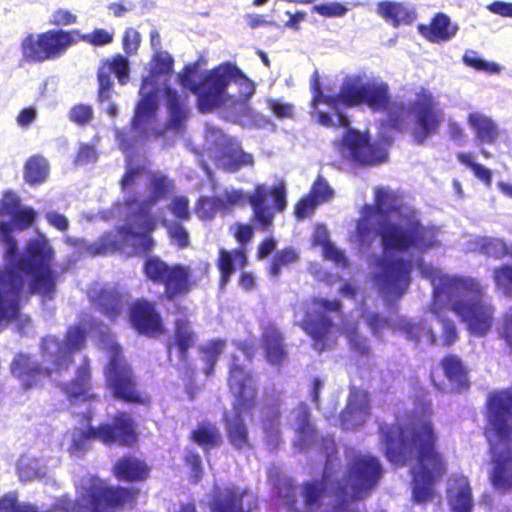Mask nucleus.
<instances>
[{
  "label": "nucleus",
  "mask_w": 512,
  "mask_h": 512,
  "mask_svg": "<svg viewBox=\"0 0 512 512\" xmlns=\"http://www.w3.org/2000/svg\"><path fill=\"white\" fill-rule=\"evenodd\" d=\"M225 210L231 206H244L248 204L252 213V221L260 232L270 231L274 226L277 213H283L287 206V192L283 182L268 187L265 184H256L250 193L241 189L226 192Z\"/></svg>",
  "instance_id": "nucleus-8"
},
{
  "label": "nucleus",
  "mask_w": 512,
  "mask_h": 512,
  "mask_svg": "<svg viewBox=\"0 0 512 512\" xmlns=\"http://www.w3.org/2000/svg\"><path fill=\"white\" fill-rule=\"evenodd\" d=\"M165 95L167 109L170 113L169 126L175 130H179L188 117V110L180 95L174 89L166 87Z\"/></svg>",
  "instance_id": "nucleus-43"
},
{
  "label": "nucleus",
  "mask_w": 512,
  "mask_h": 512,
  "mask_svg": "<svg viewBox=\"0 0 512 512\" xmlns=\"http://www.w3.org/2000/svg\"><path fill=\"white\" fill-rule=\"evenodd\" d=\"M167 231L170 239L179 249L189 246V233L180 223H171L167 227Z\"/></svg>",
  "instance_id": "nucleus-64"
},
{
  "label": "nucleus",
  "mask_w": 512,
  "mask_h": 512,
  "mask_svg": "<svg viewBox=\"0 0 512 512\" xmlns=\"http://www.w3.org/2000/svg\"><path fill=\"white\" fill-rule=\"evenodd\" d=\"M248 263L245 248L240 247L233 250L219 249L216 266L220 274V284L226 285L237 267L244 268Z\"/></svg>",
  "instance_id": "nucleus-34"
},
{
  "label": "nucleus",
  "mask_w": 512,
  "mask_h": 512,
  "mask_svg": "<svg viewBox=\"0 0 512 512\" xmlns=\"http://www.w3.org/2000/svg\"><path fill=\"white\" fill-rule=\"evenodd\" d=\"M169 211L179 221L190 220L189 200L184 195H178L172 198L168 206Z\"/></svg>",
  "instance_id": "nucleus-59"
},
{
  "label": "nucleus",
  "mask_w": 512,
  "mask_h": 512,
  "mask_svg": "<svg viewBox=\"0 0 512 512\" xmlns=\"http://www.w3.org/2000/svg\"><path fill=\"white\" fill-rule=\"evenodd\" d=\"M410 108L416 124L413 140L417 145H422L430 136L438 133L444 119L443 111L433 93L424 87L416 93Z\"/></svg>",
  "instance_id": "nucleus-15"
},
{
  "label": "nucleus",
  "mask_w": 512,
  "mask_h": 512,
  "mask_svg": "<svg viewBox=\"0 0 512 512\" xmlns=\"http://www.w3.org/2000/svg\"><path fill=\"white\" fill-rule=\"evenodd\" d=\"M421 410L427 418H412L404 425H381L379 431L390 463L405 467L415 461L410 470L412 499L426 504L433 500L434 486L446 474L447 463L438 449V434L430 419L431 400H424Z\"/></svg>",
  "instance_id": "nucleus-1"
},
{
  "label": "nucleus",
  "mask_w": 512,
  "mask_h": 512,
  "mask_svg": "<svg viewBox=\"0 0 512 512\" xmlns=\"http://www.w3.org/2000/svg\"><path fill=\"white\" fill-rule=\"evenodd\" d=\"M78 29H50L37 35L28 34L21 42L23 59L28 63H43L63 56L76 44Z\"/></svg>",
  "instance_id": "nucleus-11"
},
{
  "label": "nucleus",
  "mask_w": 512,
  "mask_h": 512,
  "mask_svg": "<svg viewBox=\"0 0 512 512\" xmlns=\"http://www.w3.org/2000/svg\"><path fill=\"white\" fill-rule=\"evenodd\" d=\"M378 271L374 280L379 291L386 298L399 299L411 282V264L403 258L380 257L376 260Z\"/></svg>",
  "instance_id": "nucleus-17"
},
{
  "label": "nucleus",
  "mask_w": 512,
  "mask_h": 512,
  "mask_svg": "<svg viewBox=\"0 0 512 512\" xmlns=\"http://www.w3.org/2000/svg\"><path fill=\"white\" fill-rule=\"evenodd\" d=\"M225 346L226 341L224 339L216 338L199 348V352L203 354L202 360L205 363L203 373L206 376H211L214 373L216 363Z\"/></svg>",
  "instance_id": "nucleus-45"
},
{
  "label": "nucleus",
  "mask_w": 512,
  "mask_h": 512,
  "mask_svg": "<svg viewBox=\"0 0 512 512\" xmlns=\"http://www.w3.org/2000/svg\"><path fill=\"white\" fill-rule=\"evenodd\" d=\"M129 72V61L121 54L103 61L97 71V101L103 103L112 97L113 81L111 74H114L119 83L124 85L128 82Z\"/></svg>",
  "instance_id": "nucleus-21"
},
{
  "label": "nucleus",
  "mask_w": 512,
  "mask_h": 512,
  "mask_svg": "<svg viewBox=\"0 0 512 512\" xmlns=\"http://www.w3.org/2000/svg\"><path fill=\"white\" fill-rule=\"evenodd\" d=\"M141 43L140 33L133 27L125 29L122 37V47L127 56L137 53Z\"/></svg>",
  "instance_id": "nucleus-62"
},
{
  "label": "nucleus",
  "mask_w": 512,
  "mask_h": 512,
  "mask_svg": "<svg viewBox=\"0 0 512 512\" xmlns=\"http://www.w3.org/2000/svg\"><path fill=\"white\" fill-rule=\"evenodd\" d=\"M86 332L80 325L69 326L64 340L61 342L55 337H45L41 342V355L43 358L52 359L56 373L67 371L72 365L73 354L85 347Z\"/></svg>",
  "instance_id": "nucleus-16"
},
{
  "label": "nucleus",
  "mask_w": 512,
  "mask_h": 512,
  "mask_svg": "<svg viewBox=\"0 0 512 512\" xmlns=\"http://www.w3.org/2000/svg\"><path fill=\"white\" fill-rule=\"evenodd\" d=\"M197 335L192 329L190 322L186 318L176 319L174 322V331L171 341L166 344L168 354H171L173 348L176 349L180 362L189 366V350L194 346Z\"/></svg>",
  "instance_id": "nucleus-30"
},
{
  "label": "nucleus",
  "mask_w": 512,
  "mask_h": 512,
  "mask_svg": "<svg viewBox=\"0 0 512 512\" xmlns=\"http://www.w3.org/2000/svg\"><path fill=\"white\" fill-rule=\"evenodd\" d=\"M463 61L467 66H470L478 71H486L491 74L498 73L500 71V66L497 63L483 60L477 56L474 51L465 53L463 56Z\"/></svg>",
  "instance_id": "nucleus-58"
},
{
  "label": "nucleus",
  "mask_w": 512,
  "mask_h": 512,
  "mask_svg": "<svg viewBox=\"0 0 512 512\" xmlns=\"http://www.w3.org/2000/svg\"><path fill=\"white\" fill-rule=\"evenodd\" d=\"M184 464L190 469L192 483H198L203 477L201 456L195 451H188L184 456Z\"/></svg>",
  "instance_id": "nucleus-61"
},
{
  "label": "nucleus",
  "mask_w": 512,
  "mask_h": 512,
  "mask_svg": "<svg viewBox=\"0 0 512 512\" xmlns=\"http://www.w3.org/2000/svg\"><path fill=\"white\" fill-rule=\"evenodd\" d=\"M370 408V396L368 392L358 388H353L350 391L345 410L342 413V421L347 420L348 415L355 413L368 415Z\"/></svg>",
  "instance_id": "nucleus-48"
},
{
  "label": "nucleus",
  "mask_w": 512,
  "mask_h": 512,
  "mask_svg": "<svg viewBox=\"0 0 512 512\" xmlns=\"http://www.w3.org/2000/svg\"><path fill=\"white\" fill-rule=\"evenodd\" d=\"M139 95L140 99L136 104L131 123L134 129L145 128L156 120L158 88L156 87V82L151 77L146 76L143 78Z\"/></svg>",
  "instance_id": "nucleus-23"
},
{
  "label": "nucleus",
  "mask_w": 512,
  "mask_h": 512,
  "mask_svg": "<svg viewBox=\"0 0 512 512\" xmlns=\"http://www.w3.org/2000/svg\"><path fill=\"white\" fill-rule=\"evenodd\" d=\"M49 173L47 160L40 155L31 156L24 166V179L30 185H39L46 181Z\"/></svg>",
  "instance_id": "nucleus-44"
},
{
  "label": "nucleus",
  "mask_w": 512,
  "mask_h": 512,
  "mask_svg": "<svg viewBox=\"0 0 512 512\" xmlns=\"http://www.w3.org/2000/svg\"><path fill=\"white\" fill-rule=\"evenodd\" d=\"M77 22V14L67 8H57L49 18V24L55 27L71 26Z\"/></svg>",
  "instance_id": "nucleus-60"
},
{
  "label": "nucleus",
  "mask_w": 512,
  "mask_h": 512,
  "mask_svg": "<svg viewBox=\"0 0 512 512\" xmlns=\"http://www.w3.org/2000/svg\"><path fill=\"white\" fill-rule=\"evenodd\" d=\"M98 430L100 442L106 446L133 447L138 442L136 423L125 411L117 412L110 423L99 424Z\"/></svg>",
  "instance_id": "nucleus-20"
},
{
  "label": "nucleus",
  "mask_w": 512,
  "mask_h": 512,
  "mask_svg": "<svg viewBox=\"0 0 512 512\" xmlns=\"http://www.w3.org/2000/svg\"><path fill=\"white\" fill-rule=\"evenodd\" d=\"M377 11L380 16L394 27L401 24L409 25L416 19V12L402 3L392 1H381L377 4Z\"/></svg>",
  "instance_id": "nucleus-36"
},
{
  "label": "nucleus",
  "mask_w": 512,
  "mask_h": 512,
  "mask_svg": "<svg viewBox=\"0 0 512 512\" xmlns=\"http://www.w3.org/2000/svg\"><path fill=\"white\" fill-rule=\"evenodd\" d=\"M227 385L234 397L233 416L224 415L223 422L229 444L237 451L251 447L248 427L242 417L243 413L252 414L258 404V387L254 376L239 356L230 357Z\"/></svg>",
  "instance_id": "nucleus-6"
},
{
  "label": "nucleus",
  "mask_w": 512,
  "mask_h": 512,
  "mask_svg": "<svg viewBox=\"0 0 512 512\" xmlns=\"http://www.w3.org/2000/svg\"><path fill=\"white\" fill-rule=\"evenodd\" d=\"M467 122L479 143L494 145L497 142L500 131L493 119L482 113L473 112L468 115Z\"/></svg>",
  "instance_id": "nucleus-35"
},
{
  "label": "nucleus",
  "mask_w": 512,
  "mask_h": 512,
  "mask_svg": "<svg viewBox=\"0 0 512 512\" xmlns=\"http://www.w3.org/2000/svg\"><path fill=\"white\" fill-rule=\"evenodd\" d=\"M52 366H54L52 364ZM10 372L18 379L24 390H29L39 385L44 378H50L55 372L54 367L46 368L29 354L18 353L10 364Z\"/></svg>",
  "instance_id": "nucleus-22"
},
{
  "label": "nucleus",
  "mask_w": 512,
  "mask_h": 512,
  "mask_svg": "<svg viewBox=\"0 0 512 512\" xmlns=\"http://www.w3.org/2000/svg\"><path fill=\"white\" fill-rule=\"evenodd\" d=\"M140 494L137 487L99 480L89 485L80 500L61 496L47 509L33 503H19L16 493H6L0 497V512H121L136 508Z\"/></svg>",
  "instance_id": "nucleus-5"
},
{
  "label": "nucleus",
  "mask_w": 512,
  "mask_h": 512,
  "mask_svg": "<svg viewBox=\"0 0 512 512\" xmlns=\"http://www.w3.org/2000/svg\"><path fill=\"white\" fill-rule=\"evenodd\" d=\"M313 310H308L302 320L301 327L313 340V346L319 352L324 351L333 341L332 333L334 323L326 313L342 310V303L338 299L313 298Z\"/></svg>",
  "instance_id": "nucleus-14"
},
{
  "label": "nucleus",
  "mask_w": 512,
  "mask_h": 512,
  "mask_svg": "<svg viewBox=\"0 0 512 512\" xmlns=\"http://www.w3.org/2000/svg\"><path fill=\"white\" fill-rule=\"evenodd\" d=\"M224 210L225 201L218 196H200L195 204V213L202 221H210L219 211Z\"/></svg>",
  "instance_id": "nucleus-47"
},
{
  "label": "nucleus",
  "mask_w": 512,
  "mask_h": 512,
  "mask_svg": "<svg viewBox=\"0 0 512 512\" xmlns=\"http://www.w3.org/2000/svg\"><path fill=\"white\" fill-rule=\"evenodd\" d=\"M239 87V99L247 102L255 93L254 82L250 80L235 64L226 62L211 69L207 82L208 90L204 93L202 105L212 111L222 106L225 94L231 82Z\"/></svg>",
  "instance_id": "nucleus-13"
},
{
  "label": "nucleus",
  "mask_w": 512,
  "mask_h": 512,
  "mask_svg": "<svg viewBox=\"0 0 512 512\" xmlns=\"http://www.w3.org/2000/svg\"><path fill=\"white\" fill-rule=\"evenodd\" d=\"M225 162L223 163L224 170L234 173L242 167L251 166L254 162L251 154L241 150L229 151L223 155Z\"/></svg>",
  "instance_id": "nucleus-52"
},
{
  "label": "nucleus",
  "mask_w": 512,
  "mask_h": 512,
  "mask_svg": "<svg viewBox=\"0 0 512 512\" xmlns=\"http://www.w3.org/2000/svg\"><path fill=\"white\" fill-rule=\"evenodd\" d=\"M98 431V426H88L85 430L75 434L68 448L69 453L76 456L85 454L91 448L92 441H100V432Z\"/></svg>",
  "instance_id": "nucleus-49"
},
{
  "label": "nucleus",
  "mask_w": 512,
  "mask_h": 512,
  "mask_svg": "<svg viewBox=\"0 0 512 512\" xmlns=\"http://www.w3.org/2000/svg\"><path fill=\"white\" fill-rule=\"evenodd\" d=\"M346 338L352 352L358 356H368L370 354L367 338L362 336L356 328L349 329L346 332Z\"/></svg>",
  "instance_id": "nucleus-56"
},
{
  "label": "nucleus",
  "mask_w": 512,
  "mask_h": 512,
  "mask_svg": "<svg viewBox=\"0 0 512 512\" xmlns=\"http://www.w3.org/2000/svg\"><path fill=\"white\" fill-rule=\"evenodd\" d=\"M68 117L73 123L85 126L93 119V108L89 104H76L71 107Z\"/></svg>",
  "instance_id": "nucleus-57"
},
{
  "label": "nucleus",
  "mask_w": 512,
  "mask_h": 512,
  "mask_svg": "<svg viewBox=\"0 0 512 512\" xmlns=\"http://www.w3.org/2000/svg\"><path fill=\"white\" fill-rule=\"evenodd\" d=\"M457 159L460 161V163L469 167L478 180L482 181L487 187L491 186L492 172L488 168L473 161L471 156L467 153H459L457 155Z\"/></svg>",
  "instance_id": "nucleus-53"
},
{
  "label": "nucleus",
  "mask_w": 512,
  "mask_h": 512,
  "mask_svg": "<svg viewBox=\"0 0 512 512\" xmlns=\"http://www.w3.org/2000/svg\"><path fill=\"white\" fill-rule=\"evenodd\" d=\"M495 288L503 295L512 297V264L504 263L492 270Z\"/></svg>",
  "instance_id": "nucleus-50"
},
{
  "label": "nucleus",
  "mask_w": 512,
  "mask_h": 512,
  "mask_svg": "<svg viewBox=\"0 0 512 512\" xmlns=\"http://www.w3.org/2000/svg\"><path fill=\"white\" fill-rule=\"evenodd\" d=\"M485 437L490 470L488 480L493 490L512 493V385L490 391L484 404Z\"/></svg>",
  "instance_id": "nucleus-3"
},
{
  "label": "nucleus",
  "mask_w": 512,
  "mask_h": 512,
  "mask_svg": "<svg viewBox=\"0 0 512 512\" xmlns=\"http://www.w3.org/2000/svg\"><path fill=\"white\" fill-rule=\"evenodd\" d=\"M190 440L205 453H209L212 449L221 445L222 436L216 424L210 421H202L190 432Z\"/></svg>",
  "instance_id": "nucleus-37"
},
{
  "label": "nucleus",
  "mask_w": 512,
  "mask_h": 512,
  "mask_svg": "<svg viewBox=\"0 0 512 512\" xmlns=\"http://www.w3.org/2000/svg\"><path fill=\"white\" fill-rule=\"evenodd\" d=\"M384 81L361 82L360 76H352L344 79L340 87V96L343 98V106L351 108L361 105L370 110L378 107L384 98Z\"/></svg>",
  "instance_id": "nucleus-18"
},
{
  "label": "nucleus",
  "mask_w": 512,
  "mask_h": 512,
  "mask_svg": "<svg viewBox=\"0 0 512 512\" xmlns=\"http://www.w3.org/2000/svg\"><path fill=\"white\" fill-rule=\"evenodd\" d=\"M401 206L399 204V195L388 188H377L374 197V213L380 219L388 218L392 213H399Z\"/></svg>",
  "instance_id": "nucleus-42"
},
{
  "label": "nucleus",
  "mask_w": 512,
  "mask_h": 512,
  "mask_svg": "<svg viewBox=\"0 0 512 512\" xmlns=\"http://www.w3.org/2000/svg\"><path fill=\"white\" fill-rule=\"evenodd\" d=\"M209 507L211 512H254L259 499L250 489L231 485L214 489Z\"/></svg>",
  "instance_id": "nucleus-19"
},
{
  "label": "nucleus",
  "mask_w": 512,
  "mask_h": 512,
  "mask_svg": "<svg viewBox=\"0 0 512 512\" xmlns=\"http://www.w3.org/2000/svg\"><path fill=\"white\" fill-rule=\"evenodd\" d=\"M396 329L403 333L407 340L416 345L422 339H426L430 344H434L436 341V336L432 329L422 321L400 319L396 324Z\"/></svg>",
  "instance_id": "nucleus-41"
},
{
  "label": "nucleus",
  "mask_w": 512,
  "mask_h": 512,
  "mask_svg": "<svg viewBox=\"0 0 512 512\" xmlns=\"http://www.w3.org/2000/svg\"><path fill=\"white\" fill-rule=\"evenodd\" d=\"M151 465L141 457L128 453L119 457L112 465L113 476L121 482L140 484L151 477Z\"/></svg>",
  "instance_id": "nucleus-26"
},
{
  "label": "nucleus",
  "mask_w": 512,
  "mask_h": 512,
  "mask_svg": "<svg viewBox=\"0 0 512 512\" xmlns=\"http://www.w3.org/2000/svg\"><path fill=\"white\" fill-rule=\"evenodd\" d=\"M319 204L309 194L302 196L294 205V215L302 220L314 213Z\"/></svg>",
  "instance_id": "nucleus-63"
},
{
  "label": "nucleus",
  "mask_w": 512,
  "mask_h": 512,
  "mask_svg": "<svg viewBox=\"0 0 512 512\" xmlns=\"http://www.w3.org/2000/svg\"><path fill=\"white\" fill-rule=\"evenodd\" d=\"M448 503L452 512H472V489L466 478L456 481L449 492Z\"/></svg>",
  "instance_id": "nucleus-40"
},
{
  "label": "nucleus",
  "mask_w": 512,
  "mask_h": 512,
  "mask_svg": "<svg viewBox=\"0 0 512 512\" xmlns=\"http://www.w3.org/2000/svg\"><path fill=\"white\" fill-rule=\"evenodd\" d=\"M334 480L330 481L324 473L321 478H313L303 481L300 484L299 495L302 499L305 509L309 512L319 510L328 495L333 496L331 487Z\"/></svg>",
  "instance_id": "nucleus-29"
},
{
  "label": "nucleus",
  "mask_w": 512,
  "mask_h": 512,
  "mask_svg": "<svg viewBox=\"0 0 512 512\" xmlns=\"http://www.w3.org/2000/svg\"><path fill=\"white\" fill-rule=\"evenodd\" d=\"M210 264L202 261L195 273L189 265L168 263L158 256H148L143 263V274L155 285L163 287V297L169 302L187 296L210 272Z\"/></svg>",
  "instance_id": "nucleus-7"
},
{
  "label": "nucleus",
  "mask_w": 512,
  "mask_h": 512,
  "mask_svg": "<svg viewBox=\"0 0 512 512\" xmlns=\"http://www.w3.org/2000/svg\"><path fill=\"white\" fill-rule=\"evenodd\" d=\"M440 366L446 379L459 392L470 389L469 370L461 358L455 354H447L440 360Z\"/></svg>",
  "instance_id": "nucleus-33"
},
{
  "label": "nucleus",
  "mask_w": 512,
  "mask_h": 512,
  "mask_svg": "<svg viewBox=\"0 0 512 512\" xmlns=\"http://www.w3.org/2000/svg\"><path fill=\"white\" fill-rule=\"evenodd\" d=\"M19 199L13 198L3 206L5 212L12 216L14 225L20 229H28L36 220V212L32 208H19Z\"/></svg>",
  "instance_id": "nucleus-46"
},
{
  "label": "nucleus",
  "mask_w": 512,
  "mask_h": 512,
  "mask_svg": "<svg viewBox=\"0 0 512 512\" xmlns=\"http://www.w3.org/2000/svg\"><path fill=\"white\" fill-rule=\"evenodd\" d=\"M107 363L104 366L105 384L114 399L127 404L148 406L152 402L150 394L139 387L131 365L125 360L121 346L109 342L105 346Z\"/></svg>",
  "instance_id": "nucleus-10"
},
{
  "label": "nucleus",
  "mask_w": 512,
  "mask_h": 512,
  "mask_svg": "<svg viewBox=\"0 0 512 512\" xmlns=\"http://www.w3.org/2000/svg\"><path fill=\"white\" fill-rule=\"evenodd\" d=\"M475 249L487 258L512 260V242L503 238L482 236L475 240Z\"/></svg>",
  "instance_id": "nucleus-38"
},
{
  "label": "nucleus",
  "mask_w": 512,
  "mask_h": 512,
  "mask_svg": "<svg viewBox=\"0 0 512 512\" xmlns=\"http://www.w3.org/2000/svg\"><path fill=\"white\" fill-rule=\"evenodd\" d=\"M418 32L431 43H441L455 36L458 28L452 26L450 18L444 13H436L430 23L418 24Z\"/></svg>",
  "instance_id": "nucleus-32"
},
{
  "label": "nucleus",
  "mask_w": 512,
  "mask_h": 512,
  "mask_svg": "<svg viewBox=\"0 0 512 512\" xmlns=\"http://www.w3.org/2000/svg\"><path fill=\"white\" fill-rule=\"evenodd\" d=\"M336 116L334 127L346 129L338 144L341 152H347L354 162L362 166H376L387 160V150L380 143L372 142L368 132L351 128L349 118L339 110Z\"/></svg>",
  "instance_id": "nucleus-12"
},
{
  "label": "nucleus",
  "mask_w": 512,
  "mask_h": 512,
  "mask_svg": "<svg viewBox=\"0 0 512 512\" xmlns=\"http://www.w3.org/2000/svg\"><path fill=\"white\" fill-rule=\"evenodd\" d=\"M197 72L196 66L186 65L183 68V71L179 74V82L184 87L189 89L193 94L197 96V106L200 112L209 113L212 112V109H208L202 105L204 100V93L208 90V82L207 79L211 74V70H209L200 80V82H194L193 78Z\"/></svg>",
  "instance_id": "nucleus-39"
},
{
  "label": "nucleus",
  "mask_w": 512,
  "mask_h": 512,
  "mask_svg": "<svg viewBox=\"0 0 512 512\" xmlns=\"http://www.w3.org/2000/svg\"><path fill=\"white\" fill-rule=\"evenodd\" d=\"M113 39V33L102 28H96L91 33L87 34H81L78 30V34L76 35V42L81 40L93 46H104L110 44Z\"/></svg>",
  "instance_id": "nucleus-55"
},
{
  "label": "nucleus",
  "mask_w": 512,
  "mask_h": 512,
  "mask_svg": "<svg viewBox=\"0 0 512 512\" xmlns=\"http://www.w3.org/2000/svg\"><path fill=\"white\" fill-rule=\"evenodd\" d=\"M130 318L134 328L141 334L155 337L164 332L160 314L153 302L147 299H137L130 310Z\"/></svg>",
  "instance_id": "nucleus-25"
},
{
  "label": "nucleus",
  "mask_w": 512,
  "mask_h": 512,
  "mask_svg": "<svg viewBox=\"0 0 512 512\" xmlns=\"http://www.w3.org/2000/svg\"><path fill=\"white\" fill-rule=\"evenodd\" d=\"M299 260V255L292 247H285L277 251L269 265V274L272 277H278L283 268L288 267L290 264Z\"/></svg>",
  "instance_id": "nucleus-51"
},
{
  "label": "nucleus",
  "mask_w": 512,
  "mask_h": 512,
  "mask_svg": "<svg viewBox=\"0 0 512 512\" xmlns=\"http://www.w3.org/2000/svg\"><path fill=\"white\" fill-rule=\"evenodd\" d=\"M261 346L266 361L281 366L288 358L284 336L274 325H267L261 334Z\"/></svg>",
  "instance_id": "nucleus-31"
},
{
  "label": "nucleus",
  "mask_w": 512,
  "mask_h": 512,
  "mask_svg": "<svg viewBox=\"0 0 512 512\" xmlns=\"http://www.w3.org/2000/svg\"><path fill=\"white\" fill-rule=\"evenodd\" d=\"M374 233L380 238L384 252L403 253L410 249L425 252L436 244L433 228L426 227L414 215L402 217V223L388 218L377 220Z\"/></svg>",
  "instance_id": "nucleus-9"
},
{
  "label": "nucleus",
  "mask_w": 512,
  "mask_h": 512,
  "mask_svg": "<svg viewBox=\"0 0 512 512\" xmlns=\"http://www.w3.org/2000/svg\"><path fill=\"white\" fill-rule=\"evenodd\" d=\"M308 194L320 205L329 201L333 197L334 191L327 180L322 175H318Z\"/></svg>",
  "instance_id": "nucleus-54"
},
{
  "label": "nucleus",
  "mask_w": 512,
  "mask_h": 512,
  "mask_svg": "<svg viewBox=\"0 0 512 512\" xmlns=\"http://www.w3.org/2000/svg\"><path fill=\"white\" fill-rule=\"evenodd\" d=\"M433 305H446L466 325L470 334L484 337L495 321V307L482 300L485 286L469 276L435 274L432 278Z\"/></svg>",
  "instance_id": "nucleus-4"
},
{
  "label": "nucleus",
  "mask_w": 512,
  "mask_h": 512,
  "mask_svg": "<svg viewBox=\"0 0 512 512\" xmlns=\"http://www.w3.org/2000/svg\"><path fill=\"white\" fill-rule=\"evenodd\" d=\"M91 378L90 362L87 357H84L76 369L75 376L68 382L61 383L60 389L72 404L97 401L98 395L91 392Z\"/></svg>",
  "instance_id": "nucleus-24"
},
{
  "label": "nucleus",
  "mask_w": 512,
  "mask_h": 512,
  "mask_svg": "<svg viewBox=\"0 0 512 512\" xmlns=\"http://www.w3.org/2000/svg\"><path fill=\"white\" fill-rule=\"evenodd\" d=\"M383 91L382 103L378 107L372 108L371 111L373 113H385V126L393 131L402 132L408 124V106L403 101L393 99L388 83H385Z\"/></svg>",
  "instance_id": "nucleus-28"
},
{
  "label": "nucleus",
  "mask_w": 512,
  "mask_h": 512,
  "mask_svg": "<svg viewBox=\"0 0 512 512\" xmlns=\"http://www.w3.org/2000/svg\"><path fill=\"white\" fill-rule=\"evenodd\" d=\"M174 181L162 173H153L148 184V196L140 199L136 193L124 198V206L128 210V223L117 228L116 232L103 234L97 242L90 246L94 255L114 253L122 247V243H132L137 249L148 253L154 247L151 233L157 227V219L152 209L161 200L173 193Z\"/></svg>",
  "instance_id": "nucleus-2"
},
{
  "label": "nucleus",
  "mask_w": 512,
  "mask_h": 512,
  "mask_svg": "<svg viewBox=\"0 0 512 512\" xmlns=\"http://www.w3.org/2000/svg\"><path fill=\"white\" fill-rule=\"evenodd\" d=\"M91 305L110 320H116L124 308V299L115 286L95 285L88 290Z\"/></svg>",
  "instance_id": "nucleus-27"
}]
</instances>
